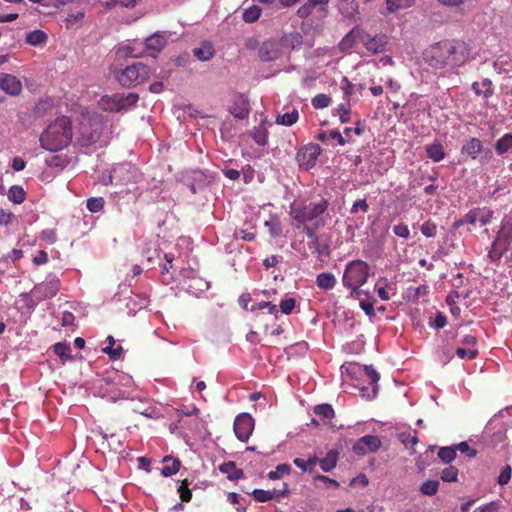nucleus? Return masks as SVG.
I'll return each instance as SVG.
<instances>
[{
    "label": "nucleus",
    "mask_w": 512,
    "mask_h": 512,
    "mask_svg": "<svg viewBox=\"0 0 512 512\" xmlns=\"http://www.w3.org/2000/svg\"><path fill=\"white\" fill-rule=\"evenodd\" d=\"M469 58V49L462 40H443L432 45L425 53V60L433 69L457 68Z\"/></svg>",
    "instance_id": "obj_1"
},
{
    "label": "nucleus",
    "mask_w": 512,
    "mask_h": 512,
    "mask_svg": "<svg viewBox=\"0 0 512 512\" xmlns=\"http://www.w3.org/2000/svg\"><path fill=\"white\" fill-rule=\"evenodd\" d=\"M73 132L71 120L61 116L50 123L40 136L42 148L49 151H59L67 147L72 141Z\"/></svg>",
    "instance_id": "obj_2"
},
{
    "label": "nucleus",
    "mask_w": 512,
    "mask_h": 512,
    "mask_svg": "<svg viewBox=\"0 0 512 512\" xmlns=\"http://www.w3.org/2000/svg\"><path fill=\"white\" fill-rule=\"evenodd\" d=\"M329 206L328 200L321 198L318 201L301 202L291 207V216L299 224L316 220L323 215Z\"/></svg>",
    "instance_id": "obj_3"
},
{
    "label": "nucleus",
    "mask_w": 512,
    "mask_h": 512,
    "mask_svg": "<svg viewBox=\"0 0 512 512\" xmlns=\"http://www.w3.org/2000/svg\"><path fill=\"white\" fill-rule=\"evenodd\" d=\"M369 265L362 260H352L346 264L342 278L343 285L351 290H357L367 282L370 275Z\"/></svg>",
    "instance_id": "obj_4"
},
{
    "label": "nucleus",
    "mask_w": 512,
    "mask_h": 512,
    "mask_svg": "<svg viewBox=\"0 0 512 512\" xmlns=\"http://www.w3.org/2000/svg\"><path fill=\"white\" fill-rule=\"evenodd\" d=\"M151 68L142 63L135 62L128 65L117 74V80L123 87H134L145 82L151 75Z\"/></svg>",
    "instance_id": "obj_5"
},
{
    "label": "nucleus",
    "mask_w": 512,
    "mask_h": 512,
    "mask_svg": "<svg viewBox=\"0 0 512 512\" xmlns=\"http://www.w3.org/2000/svg\"><path fill=\"white\" fill-rule=\"evenodd\" d=\"M138 99L136 93L105 95L101 97L99 105L104 111L119 112L135 105Z\"/></svg>",
    "instance_id": "obj_6"
},
{
    "label": "nucleus",
    "mask_w": 512,
    "mask_h": 512,
    "mask_svg": "<svg viewBox=\"0 0 512 512\" xmlns=\"http://www.w3.org/2000/svg\"><path fill=\"white\" fill-rule=\"evenodd\" d=\"M60 289V280L56 277L47 279L46 281L36 284L31 293L37 302L44 301L54 297Z\"/></svg>",
    "instance_id": "obj_7"
},
{
    "label": "nucleus",
    "mask_w": 512,
    "mask_h": 512,
    "mask_svg": "<svg viewBox=\"0 0 512 512\" xmlns=\"http://www.w3.org/2000/svg\"><path fill=\"white\" fill-rule=\"evenodd\" d=\"M254 419L248 413L239 414L234 420V433L238 440L247 442L254 430Z\"/></svg>",
    "instance_id": "obj_8"
},
{
    "label": "nucleus",
    "mask_w": 512,
    "mask_h": 512,
    "mask_svg": "<svg viewBox=\"0 0 512 512\" xmlns=\"http://www.w3.org/2000/svg\"><path fill=\"white\" fill-rule=\"evenodd\" d=\"M382 445L380 438L376 435H365L359 438L353 445L352 451L358 456L377 452Z\"/></svg>",
    "instance_id": "obj_9"
},
{
    "label": "nucleus",
    "mask_w": 512,
    "mask_h": 512,
    "mask_svg": "<svg viewBox=\"0 0 512 512\" xmlns=\"http://www.w3.org/2000/svg\"><path fill=\"white\" fill-rule=\"evenodd\" d=\"M361 44L368 52L373 54L381 53L385 50L388 43V38L385 34H377L372 36L363 29H361Z\"/></svg>",
    "instance_id": "obj_10"
},
{
    "label": "nucleus",
    "mask_w": 512,
    "mask_h": 512,
    "mask_svg": "<svg viewBox=\"0 0 512 512\" xmlns=\"http://www.w3.org/2000/svg\"><path fill=\"white\" fill-rule=\"evenodd\" d=\"M320 153L321 148L318 144H309L298 152L297 160L300 166L309 170L315 166Z\"/></svg>",
    "instance_id": "obj_11"
},
{
    "label": "nucleus",
    "mask_w": 512,
    "mask_h": 512,
    "mask_svg": "<svg viewBox=\"0 0 512 512\" xmlns=\"http://www.w3.org/2000/svg\"><path fill=\"white\" fill-rule=\"evenodd\" d=\"M0 89L9 95L17 96L22 91V83L14 75L0 73Z\"/></svg>",
    "instance_id": "obj_12"
},
{
    "label": "nucleus",
    "mask_w": 512,
    "mask_h": 512,
    "mask_svg": "<svg viewBox=\"0 0 512 512\" xmlns=\"http://www.w3.org/2000/svg\"><path fill=\"white\" fill-rule=\"evenodd\" d=\"M497 242V245L501 246L503 248L510 247V244L512 242V220L508 218H504L501 223V227L499 231L497 232L496 239L494 240Z\"/></svg>",
    "instance_id": "obj_13"
},
{
    "label": "nucleus",
    "mask_w": 512,
    "mask_h": 512,
    "mask_svg": "<svg viewBox=\"0 0 512 512\" xmlns=\"http://www.w3.org/2000/svg\"><path fill=\"white\" fill-rule=\"evenodd\" d=\"M192 53L199 61L205 62L215 56V49L211 42L204 41L200 46L193 48Z\"/></svg>",
    "instance_id": "obj_14"
},
{
    "label": "nucleus",
    "mask_w": 512,
    "mask_h": 512,
    "mask_svg": "<svg viewBox=\"0 0 512 512\" xmlns=\"http://www.w3.org/2000/svg\"><path fill=\"white\" fill-rule=\"evenodd\" d=\"M361 28L354 27L348 34L341 40L339 47L342 51L351 50L357 43L361 42Z\"/></svg>",
    "instance_id": "obj_15"
},
{
    "label": "nucleus",
    "mask_w": 512,
    "mask_h": 512,
    "mask_svg": "<svg viewBox=\"0 0 512 512\" xmlns=\"http://www.w3.org/2000/svg\"><path fill=\"white\" fill-rule=\"evenodd\" d=\"M482 150V142L476 137H471L463 144L461 153L471 157L472 159H476Z\"/></svg>",
    "instance_id": "obj_16"
},
{
    "label": "nucleus",
    "mask_w": 512,
    "mask_h": 512,
    "mask_svg": "<svg viewBox=\"0 0 512 512\" xmlns=\"http://www.w3.org/2000/svg\"><path fill=\"white\" fill-rule=\"evenodd\" d=\"M219 471L223 474H226L227 478L230 481H236L244 478V472L242 469L237 468L235 462L228 461L219 465Z\"/></svg>",
    "instance_id": "obj_17"
},
{
    "label": "nucleus",
    "mask_w": 512,
    "mask_h": 512,
    "mask_svg": "<svg viewBox=\"0 0 512 512\" xmlns=\"http://www.w3.org/2000/svg\"><path fill=\"white\" fill-rule=\"evenodd\" d=\"M259 57L264 62H269L279 57V50L275 42L267 41L264 42L259 49Z\"/></svg>",
    "instance_id": "obj_18"
},
{
    "label": "nucleus",
    "mask_w": 512,
    "mask_h": 512,
    "mask_svg": "<svg viewBox=\"0 0 512 512\" xmlns=\"http://www.w3.org/2000/svg\"><path fill=\"white\" fill-rule=\"evenodd\" d=\"M287 493V484L284 483V489L282 491L255 489L251 495L258 502H267L272 500L276 495L284 496L287 495Z\"/></svg>",
    "instance_id": "obj_19"
},
{
    "label": "nucleus",
    "mask_w": 512,
    "mask_h": 512,
    "mask_svg": "<svg viewBox=\"0 0 512 512\" xmlns=\"http://www.w3.org/2000/svg\"><path fill=\"white\" fill-rule=\"evenodd\" d=\"M162 463L164 465L162 467L161 474L164 477L176 474L181 467V461L178 458H173L172 456H165Z\"/></svg>",
    "instance_id": "obj_20"
},
{
    "label": "nucleus",
    "mask_w": 512,
    "mask_h": 512,
    "mask_svg": "<svg viewBox=\"0 0 512 512\" xmlns=\"http://www.w3.org/2000/svg\"><path fill=\"white\" fill-rule=\"evenodd\" d=\"M338 9L346 18H353L358 14V4L355 0H339Z\"/></svg>",
    "instance_id": "obj_21"
},
{
    "label": "nucleus",
    "mask_w": 512,
    "mask_h": 512,
    "mask_svg": "<svg viewBox=\"0 0 512 512\" xmlns=\"http://www.w3.org/2000/svg\"><path fill=\"white\" fill-rule=\"evenodd\" d=\"M328 3L329 0H307L306 3L298 8L297 16L300 18H306L311 15L315 6H326Z\"/></svg>",
    "instance_id": "obj_22"
},
{
    "label": "nucleus",
    "mask_w": 512,
    "mask_h": 512,
    "mask_svg": "<svg viewBox=\"0 0 512 512\" xmlns=\"http://www.w3.org/2000/svg\"><path fill=\"white\" fill-rule=\"evenodd\" d=\"M338 458V451L330 450L324 458L319 459V465L324 472H329L336 467Z\"/></svg>",
    "instance_id": "obj_23"
},
{
    "label": "nucleus",
    "mask_w": 512,
    "mask_h": 512,
    "mask_svg": "<svg viewBox=\"0 0 512 512\" xmlns=\"http://www.w3.org/2000/svg\"><path fill=\"white\" fill-rule=\"evenodd\" d=\"M316 285L323 290H331L336 285V278L332 273L323 272L317 275Z\"/></svg>",
    "instance_id": "obj_24"
},
{
    "label": "nucleus",
    "mask_w": 512,
    "mask_h": 512,
    "mask_svg": "<svg viewBox=\"0 0 512 512\" xmlns=\"http://www.w3.org/2000/svg\"><path fill=\"white\" fill-rule=\"evenodd\" d=\"M426 154L427 157L433 160L434 162H440L445 158V151L440 142H434L428 146H426Z\"/></svg>",
    "instance_id": "obj_25"
},
{
    "label": "nucleus",
    "mask_w": 512,
    "mask_h": 512,
    "mask_svg": "<svg viewBox=\"0 0 512 512\" xmlns=\"http://www.w3.org/2000/svg\"><path fill=\"white\" fill-rule=\"evenodd\" d=\"M108 345L106 347H104L102 349V351L104 353H106L111 360H118L120 359L122 353H123V348L122 346L118 345L117 347H114L115 346V339L113 336L109 335L106 339Z\"/></svg>",
    "instance_id": "obj_26"
},
{
    "label": "nucleus",
    "mask_w": 512,
    "mask_h": 512,
    "mask_svg": "<svg viewBox=\"0 0 512 512\" xmlns=\"http://www.w3.org/2000/svg\"><path fill=\"white\" fill-rule=\"evenodd\" d=\"M48 36L45 32L41 30H34L27 33L25 41L29 45L39 46L44 45L47 42Z\"/></svg>",
    "instance_id": "obj_27"
},
{
    "label": "nucleus",
    "mask_w": 512,
    "mask_h": 512,
    "mask_svg": "<svg viewBox=\"0 0 512 512\" xmlns=\"http://www.w3.org/2000/svg\"><path fill=\"white\" fill-rule=\"evenodd\" d=\"M314 413L320 417L324 423L330 422L335 415L334 409L329 404H321L315 406Z\"/></svg>",
    "instance_id": "obj_28"
},
{
    "label": "nucleus",
    "mask_w": 512,
    "mask_h": 512,
    "mask_svg": "<svg viewBox=\"0 0 512 512\" xmlns=\"http://www.w3.org/2000/svg\"><path fill=\"white\" fill-rule=\"evenodd\" d=\"M512 148V133L504 134L495 143V150L499 155L507 153Z\"/></svg>",
    "instance_id": "obj_29"
},
{
    "label": "nucleus",
    "mask_w": 512,
    "mask_h": 512,
    "mask_svg": "<svg viewBox=\"0 0 512 512\" xmlns=\"http://www.w3.org/2000/svg\"><path fill=\"white\" fill-rule=\"evenodd\" d=\"M54 353L61 359L62 362L72 359L71 348L65 342H58L53 346Z\"/></svg>",
    "instance_id": "obj_30"
},
{
    "label": "nucleus",
    "mask_w": 512,
    "mask_h": 512,
    "mask_svg": "<svg viewBox=\"0 0 512 512\" xmlns=\"http://www.w3.org/2000/svg\"><path fill=\"white\" fill-rule=\"evenodd\" d=\"M250 136L260 146H265L267 144L268 131L262 125L254 127V129L250 132Z\"/></svg>",
    "instance_id": "obj_31"
},
{
    "label": "nucleus",
    "mask_w": 512,
    "mask_h": 512,
    "mask_svg": "<svg viewBox=\"0 0 512 512\" xmlns=\"http://www.w3.org/2000/svg\"><path fill=\"white\" fill-rule=\"evenodd\" d=\"M398 438L406 448L413 449L414 446L418 443L417 432L415 430L401 432L398 435Z\"/></svg>",
    "instance_id": "obj_32"
},
{
    "label": "nucleus",
    "mask_w": 512,
    "mask_h": 512,
    "mask_svg": "<svg viewBox=\"0 0 512 512\" xmlns=\"http://www.w3.org/2000/svg\"><path fill=\"white\" fill-rule=\"evenodd\" d=\"M26 198V193L21 186L13 185L8 191V199L15 204H21Z\"/></svg>",
    "instance_id": "obj_33"
},
{
    "label": "nucleus",
    "mask_w": 512,
    "mask_h": 512,
    "mask_svg": "<svg viewBox=\"0 0 512 512\" xmlns=\"http://www.w3.org/2000/svg\"><path fill=\"white\" fill-rule=\"evenodd\" d=\"M298 120V111L296 109H292L289 112H286L282 115H278L276 118V123L284 126H292Z\"/></svg>",
    "instance_id": "obj_34"
},
{
    "label": "nucleus",
    "mask_w": 512,
    "mask_h": 512,
    "mask_svg": "<svg viewBox=\"0 0 512 512\" xmlns=\"http://www.w3.org/2000/svg\"><path fill=\"white\" fill-rule=\"evenodd\" d=\"M415 0H386L387 9L393 13L400 9H407L413 6Z\"/></svg>",
    "instance_id": "obj_35"
},
{
    "label": "nucleus",
    "mask_w": 512,
    "mask_h": 512,
    "mask_svg": "<svg viewBox=\"0 0 512 512\" xmlns=\"http://www.w3.org/2000/svg\"><path fill=\"white\" fill-rule=\"evenodd\" d=\"M439 489V481L437 480H427L420 486L421 494L425 496H434Z\"/></svg>",
    "instance_id": "obj_36"
},
{
    "label": "nucleus",
    "mask_w": 512,
    "mask_h": 512,
    "mask_svg": "<svg viewBox=\"0 0 512 512\" xmlns=\"http://www.w3.org/2000/svg\"><path fill=\"white\" fill-rule=\"evenodd\" d=\"M260 15H261L260 7H258L256 5H252L244 10L243 20L246 23H253L259 19Z\"/></svg>",
    "instance_id": "obj_37"
},
{
    "label": "nucleus",
    "mask_w": 512,
    "mask_h": 512,
    "mask_svg": "<svg viewBox=\"0 0 512 512\" xmlns=\"http://www.w3.org/2000/svg\"><path fill=\"white\" fill-rule=\"evenodd\" d=\"M508 251V248H503L502 245L498 246L496 241H493L490 251L488 252V257L492 262H498L502 258L505 252Z\"/></svg>",
    "instance_id": "obj_38"
},
{
    "label": "nucleus",
    "mask_w": 512,
    "mask_h": 512,
    "mask_svg": "<svg viewBox=\"0 0 512 512\" xmlns=\"http://www.w3.org/2000/svg\"><path fill=\"white\" fill-rule=\"evenodd\" d=\"M146 47L155 51H160L164 46V39L162 36L154 34L146 39Z\"/></svg>",
    "instance_id": "obj_39"
},
{
    "label": "nucleus",
    "mask_w": 512,
    "mask_h": 512,
    "mask_svg": "<svg viewBox=\"0 0 512 512\" xmlns=\"http://www.w3.org/2000/svg\"><path fill=\"white\" fill-rule=\"evenodd\" d=\"M364 372H365V375H366L367 379L369 380V383L374 386L373 387V394L375 395L377 393V386L376 385H377V382L380 379V375L372 366H365L364 367Z\"/></svg>",
    "instance_id": "obj_40"
},
{
    "label": "nucleus",
    "mask_w": 512,
    "mask_h": 512,
    "mask_svg": "<svg viewBox=\"0 0 512 512\" xmlns=\"http://www.w3.org/2000/svg\"><path fill=\"white\" fill-rule=\"evenodd\" d=\"M438 457L444 463H450L456 458V449L453 447H441L438 451Z\"/></svg>",
    "instance_id": "obj_41"
},
{
    "label": "nucleus",
    "mask_w": 512,
    "mask_h": 512,
    "mask_svg": "<svg viewBox=\"0 0 512 512\" xmlns=\"http://www.w3.org/2000/svg\"><path fill=\"white\" fill-rule=\"evenodd\" d=\"M189 485L190 483L188 479H184L181 481L178 488V493L182 502H190L192 499V491L189 489Z\"/></svg>",
    "instance_id": "obj_42"
},
{
    "label": "nucleus",
    "mask_w": 512,
    "mask_h": 512,
    "mask_svg": "<svg viewBox=\"0 0 512 512\" xmlns=\"http://www.w3.org/2000/svg\"><path fill=\"white\" fill-rule=\"evenodd\" d=\"M331 102V98L326 94H317L312 98V105L316 109L327 108Z\"/></svg>",
    "instance_id": "obj_43"
},
{
    "label": "nucleus",
    "mask_w": 512,
    "mask_h": 512,
    "mask_svg": "<svg viewBox=\"0 0 512 512\" xmlns=\"http://www.w3.org/2000/svg\"><path fill=\"white\" fill-rule=\"evenodd\" d=\"M291 471V468L288 464H279L277 465L275 470H272L268 473V478L270 480H276L283 477L285 474H289Z\"/></svg>",
    "instance_id": "obj_44"
},
{
    "label": "nucleus",
    "mask_w": 512,
    "mask_h": 512,
    "mask_svg": "<svg viewBox=\"0 0 512 512\" xmlns=\"http://www.w3.org/2000/svg\"><path fill=\"white\" fill-rule=\"evenodd\" d=\"M440 477L444 482H456L458 469L455 466L446 467L442 470Z\"/></svg>",
    "instance_id": "obj_45"
},
{
    "label": "nucleus",
    "mask_w": 512,
    "mask_h": 512,
    "mask_svg": "<svg viewBox=\"0 0 512 512\" xmlns=\"http://www.w3.org/2000/svg\"><path fill=\"white\" fill-rule=\"evenodd\" d=\"M87 209L92 213L101 211L104 207V199L102 197H92L87 200Z\"/></svg>",
    "instance_id": "obj_46"
},
{
    "label": "nucleus",
    "mask_w": 512,
    "mask_h": 512,
    "mask_svg": "<svg viewBox=\"0 0 512 512\" xmlns=\"http://www.w3.org/2000/svg\"><path fill=\"white\" fill-rule=\"evenodd\" d=\"M268 309V312L272 315H277L278 309L277 306L271 302L261 301L256 305L250 307L249 311Z\"/></svg>",
    "instance_id": "obj_47"
},
{
    "label": "nucleus",
    "mask_w": 512,
    "mask_h": 512,
    "mask_svg": "<svg viewBox=\"0 0 512 512\" xmlns=\"http://www.w3.org/2000/svg\"><path fill=\"white\" fill-rule=\"evenodd\" d=\"M337 112H338L339 120L341 123L350 122L351 110H350L349 103L348 104H344V103L339 104L338 108H337Z\"/></svg>",
    "instance_id": "obj_48"
},
{
    "label": "nucleus",
    "mask_w": 512,
    "mask_h": 512,
    "mask_svg": "<svg viewBox=\"0 0 512 512\" xmlns=\"http://www.w3.org/2000/svg\"><path fill=\"white\" fill-rule=\"evenodd\" d=\"M511 476H512V467L507 464L502 468V470L497 478L498 484L501 486L508 484L509 481L511 480Z\"/></svg>",
    "instance_id": "obj_49"
},
{
    "label": "nucleus",
    "mask_w": 512,
    "mask_h": 512,
    "mask_svg": "<svg viewBox=\"0 0 512 512\" xmlns=\"http://www.w3.org/2000/svg\"><path fill=\"white\" fill-rule=\"evenodd\" d=\"M420 231L424 236L428 238L434 237L436 235L437 226L434 222L428 220L421 225Z\"/></svg>",
    "instance_id": "obj_50"
},
{
    "label": "nucleus",
    "mask_w": 512,
    "mask_h": 512,
    "mask_svg": "<svg viewBox=\"0 0 512 512\" xmlns=\"http://www.w3.org/2000/svg\"><path fill=\"white\" fill-rule=\"evenodd\" d=\"M314 483L321 482L324 484L325 488H338L340 486L339 482L335 479L329 478L325 475H317L314 477Z\"/></svg>",
    "instance_id": "obj_51"
},
{
    "label": "nucleus",
    "mask_w": 512,
    "mask_h": 512,
    "mask_svg": "<svg viewBox=\"0 0 512 512\" xmlns=\"http://www.w3.org/2000/svg\"><path fill=\"white\" fill-rule=\"evenodd\" d=\"M456 354L461 359H474L478 356V350L476 348H462L459 347L456 349Z\"/></svg>",
    "instance_id": "obj_52"
},
{
    "label": "nucleus",
    "mask_w": 512,
    "mask_h": 512,
    "mask_svg": "<svg viewBox=\"0 0 512 512\" xmlns=\"http://www.w3.org/2000/svg\"><path fill=\"white\" fill-rule=\"evenodd\" d=\"M265 226L268 228L269 233L272 237H277L282 232L281 224L278 220L266 221Z\"/></svg>",
    "instance_id": "obj_53"
},
{
    "label": "nucleus",
    "mask_w": 512,
    "mask_h": 512,
    "mask_svg": "<svg viewBox=\"0 0 512 512\" xmlns=\"http://www.w3.org/2000/svg\"><path fill=\"white\" fill-rule=\"evenodd\" d=\"M368 210H369V205H368L366 199H358L352 205V207L350 209V213L351 214H356L359 211H361L363 213H366V212H368Z\"/></svg>",
    "instance_id": "obj_54"
},
{
    "label": "nucleus",
    "mask_w": 512,
    "mask_h": 512,
    "mask_svg": "<svg viewBox=\"0 0 512 512\" xmlns=\"http://www.w3.org/2000/svg\"><path fill=\"white\" fill-rule=\"evenodd\" d=\"M296 300L294 298H286L280 302V310L284 314H290L295 308Z\"/></svg>",
    "instance_id": "obj_55"
},
{
    "label": "nucleus",
    "mask_w": 512,
    "mask_h": 512,
    "mask_svg": "<svg viewBox=\"0 0 512 512\" xmlns=\"http://www.w3.org/2000/svg\"><path fill=\"white\" fill-rule=\"evenodd\" d=\"M499 508L500 502L492 501L476 508L473 512H497Z\"/></svg>",
    "instance_id": "obj_56"
},
{
    "label": "nucleus",
    "mask_w": 512,
    "mask_h": 512,
    "mask_svg": "<svg viewBox=\"0 0 512 512\" xmlns=\"http://www.w3.org/2000/svg\"><path fill=\"white\" fill-rule=\"evenodd\" d=\"M393 232L396 236L408 239L410 237V230L405 224H397L393 227Z\"/></svg>",
    "instance_id": "obj_57"
},
{
    "label": "nucleus",
    "mask_w": 512,
    "mask_h": 512,
    "mask_svg": "<svg viewBox=\"0 0 512 512\" xmlns=\"http://www.w3.org/2000/svg\"><path fill=\"white\" fill-rule=\"evenodd\" d=\"M456 450H459L461 453L466 454L469 457L476 456V450L472 449L467 442H461L456 447Z\"/></svg>",
    "instance_id": "obj_58"
},
{
    "label": "nucleus",
    "mask_w": 512,
    "mask_h": 512,
    "mask_svg": "<svg viewBox=\"0 0 512 512\" xmlns=\"http://www.w3.org/2000/svg\"><path fill=\"white\" fill-rule=\"evenodd\" d=\"M478 214H481V209L470 210L467 214H465L464 221L466 223L475 225L476 222H478Z\"/></svg>",
    "instance_id": "obj_59"
},
{
    "label": "nucleus",
    "mask_w": 512,
    "mask_h": 512,
    "mask_svg": "<svg viewBox=\"0 0 512 512\" xmlns=\"http://www.w3.org/2000/svg\"><path fill=\"white\" fill-rule=\"evenodd\" d=\"M341 88L345 97L347 98H349L354 92V85L348 80L347 77L343 78Z\"/></svg>",
    "instance_id": "obj_60"
},
{
    "label": "nucleus",
    "mask_w": 512,
    "mask_h": 512,
    "mask_svg": "<svg viewBox=\"0 0 512 512\" xmlns=\"http://www.w3.org/2000/svg\"><path fill=\"white\" fill-rule=\"evenodd\" d=\"M56 233L52 229H46L41 232V239L48 244H53L56 241Z\"/></svg>",
    "instance_id": "obj_61"
},
{
    "label": "nucleus",
    "mask_w": 512,
    "mask_h": 512,
    "mask_svg": "<svg viewBox=\"0 0 512 512\" xmlns=\"http://www.w3.org/2000/svg\"><path fill=\"white\" fill-rule=\"evenodd\" d=\"M296 228H298V229L302 228L303 233L306 234V236L309 238V240L318 237L317 234H316L315 229L310 227V226H308V225H306V223L305 224H299L298 223Z\"/></svg>",
    "instance_id": "obj_62"
},
{
    "label": "nucleus",
    "mask_w": 512,
    "mask_h": 512,
    "mask_svg": "<svg viewBox=\"0 0 512 512\" xmlns=\"http://www.w3.org/2000/svg\"><path fill=\"white\" fill-rule=\"evenodd\" d=\"M360 307L366 313V315H368V316H374L375 315L374 306H373L372 302L362 300L360 302Z\"/></svg>",
    "instance_id": "obj_63"
},
{
    "label": "nucleus",
    "mask_w": 512,
    "mask_h": 512,
    "mask_svg": "<svg viewBox=\"0 0 512 512\" xmlns=\"http://www.w3.org/2000/svg\"><path fill=\"white\" fill-rule=\"evenodd\" d=\"M491 218H492V212L491 211H482L481 210V214H478V222L482 225V226H485L487 225L488 223H490L491 221Z\"/></svg>",
    "instance_id": "obj_64"
}]
</instances>
